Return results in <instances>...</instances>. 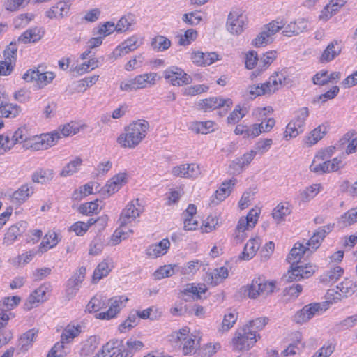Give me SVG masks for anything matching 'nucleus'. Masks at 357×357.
<instances>
[{"label": "nucleus", "instance_id": "obj_1", "mask_svg": "<svg viewBox=\"0 0 357 357\" xmlns=\"http://www.w3.org/2000/svg\"><path fill=\"white\" fill-rule=\"evenodd\" d=\"M149 128L147 121H134L125 128L124 132L117 138V142L124 148H135L146 137Z\"/></svg>", "mask_w": 357, "mask_h": 357}, {"label": "nucleus", "instance_id": "obj_2", "mask_svg": "<svg viewBox=\"0 0 357 357\" xmlns=\"http://www.w3.org/2000/svg\"><path fill=\"white\" fill-rule=\"evenodd\" d=\"M329 306L328 302L312 303L305 305L301 310L296 312L294 321L297 324L307 322L314 316L321 314Z\"/></svg>", "mask_w": 357, "mask_h": 357}, {"label": "nucleus", "instance_id": "obj_3", "mask_svg": "<svg viewBox=\"0 0 357 357\" xmlns=\"http://www.w3.org/2000/svg\"><path fill=\"white\" fill-rule=\"evenodd\" d=\"M189 329L185 327L178 331H175L170 335V341L174 342H181L183 344V352L184 355L190 354L192 352H195L197 349V345L199 344V341L195 340V337H192V335H189Z\"/></svg>", "mask_w": 357, "mask_h": 357}, {"label": "nucleus", "instance_id": "obj_4", "mask_svg": "<svg viewBox=\"0 0 357 357\" xmlns=\"http://www.w3.org/2000/svg\"><path fill=\"white\" fill-rule=\"evenodd\" d=\"M233 339L234 347L236 350H248L257 342L256 331L249 327L244 326L236 333Z\"/></svg>", "mask_w": 357, "mask_h": 357}, {"label": "nucleus", "instance_id": "obj_5", "mask_svg": "<svg viewBox=\"0 0 357 357\" xmlns=\"http://www.w3.org/2000/svg\"><path fill=\"white\" fill-rule=\"evenodd\" d=\"M233 102L230 98L223 99L220 97H212L200 100L197 104L199 109L204 112L222 108L223 112H220V116H224L232 105Z\"/></svg>", "mask_w": 357, "mask_h": 357}, {"label": "nucleus", "instance_id": "obj_6", "mask_svg": "<svg viewBox=\"0 0 357 357\" xmlns=\"http://www.w3.org/2000/svg\"><path fill=\"white\" fill-rule=\"evenodd\" d=\"M315 271V266L307 264H297L294 263L293 266H290L288 271V276L284 275L287 282L299 281L303 278H307L311 276Z\"/></svg>", "mask_w": 357, "mask_h": 357}, {"label": "nucleus", "instance_id": "obj_7", "mask_svg": "<svg viewBox=\"0 0 357 357\" xmlns=\"http://www.w3.org/2000/svg\"><path fill=\"white\" fill-rule=\"evenodd\" d=\"M164 77L173 85L182 86L192 82V77L185 73L183 70L172 66L164 71Z\"/></svg>", "mask_w": 357, "mask_h": 357}, {"label": "nucleus", "instance_id": "obj_8", "mask_svg": "<svg viewBox=\"0 0 357 357\" xmlns=\"http://www.w3.org/2000/svg\"><path fill=\"white\" fill-rule=\"evenodd\" d=\"M128 298L123 295L117 296L109 299V307L107 311L100 312L97 315V318L100 319H111L116 316L121 310L126 306Z\"/></svg>", "mask_w": 357, "mask_h": 357}, {"label": "nucleus", "instance_id": "obj_9", "mask_svg": "<svg viewBox=\"0 0 357 357\" xmlns=\"http://www.w3.org/2000/svg\"><path fill=\"white\" fill-rule=\"evenodd\" d=\"M86 273V268L82 266L67 281L66 292L69 300L76 295L80 284L85 278Z\"/></svg>", "mask_w": 357, "mask_h": 357}, {"label": "nucleus", "instance_id": "obj_10", "mask_svg": "<svg viewBox=\"0 0 357 357\" xmlns=\"http://www.w3.org/2000/svg\"><path fill=\"white\" fill-rule=\"evenodd\" d=\"M246 17L239 11H231L227 21V30L232 34H240L243 31Z\"/></svg>", "mask_w": 357, "mask_h": 357}, {"label": "nucleus", "instance_id": "obj_11", "mask_svg": "<svg viewBox=\"0 0 357 357\" xmlns=\"http://www.w3.org/2000/svg\"><path fill=\"white\" fill-rule=\"evenodd\" d=\"M20 301V298L17 296H12L4 298L0 302V329L4 328L9 320V315L7 311L13 309Z\"/></svg>", "mask_w": 357, "mask_h": 357}, {"label": "nucleus", "instance_id": "obj_12", "mask_svg": "<svg viewBox=\"0 0 357 357\" xmlns=\"http://www.w3.org/2000/svg\"><path fill=\"white\" fill-rule=\"evenodd\" d=\"M126 183L127 174L126 173H119L107 182L106 185L101 189L100 192L103 195L107 194V196L109 197L117 192Z\"/></svg>", "mask_w": 357, "mask_h": 357}, {"label": "nucleus", "instance_id": "obj_13", "mask_svg": "<svg viewBox=\"0 0 357 357\" xmlns=\"http://www.w3.org/2000/svg\"><path fill=\"white\" fill-rule=\"evenodd\" d=\"M27 222L20 221L10 226L4 235L3 244L9 246L13 244L18 236H20L26 229Z\"/></svg>", "mask_w": 357, "mask_h": 357}, {"label": "nucleus", "instance_id": "obj_14", "mask_svg": "<svg viewBox=\"0 0 357 357\" xmlns=\"http://www.w3.org/2000/svg\"><path fill=\"white\" fill-rule=\"evenodd\" d=\"M172 174L175 176L195 178L200 174L199 167L195 164H183L174 167Z\"/></svg>", "mask_w": 357, "mask_h": 357}, {"label": "nucleus", "instance_id": "obj_15", "mask_svg": "<svg viewBox=\"0 0 357 357\" xmlns=\"http://www.w3.org/2000/svg\"><path fill=\"white\" fill-rule=\"evenodd\" d=\"M192 61L198 66H210L218 60V55L215 52L204 53L195 51L191 54Z\"/></svg>", "mask_w": 357, "mask_h": 357}, {"label": "nucleus", "instance_id": "obj_16", "mask_svg": "<svg viewBox=\"0 0 357 357\" xmlns=\"http://www.w3.org/2000/svg\"><path fill=\"white\" fill-rule=\"evenodd\" d=\"M139 215V211L136 208L134 202H130L122 211L119 222L121 227L126 226Z\"/></svg>", "mask_w": 357, "mask_h": 357}, {"label": "nucleus", "instance_id": "obj_17", "mask_svg": "<svg viewBox=\"0 0 357 357\" xmlns=\"http://www.w3.org/2000/svg\"><path fill=\"white\" fill-rule=\"evenodd\" d=\"M307 24L305 19H299L292 22L284 27L282 34L288 37L298 35L307 29Z\"/></svg>", "mask_w": 357, "mask_h": 357}, {"label": "nucleus", "instance_id": "obj_18", "mask_svg": "<svg viewBox=\"0 0 357 357\" xmlns=\"http://www.w3.org/2000/svg\"><path fill=\"white\" fill-rule=\"evenodd\" d=\"M60 137L59 133L56 131L42 135L36 142L35 149H47L49 147L54 146Z\"/></svg>", "mask_w": 357, "mask_h": 357}, {"label": "nucleus", "instance_id": "obj_19", "mask_svg": "<svg viewBox=\"0 0 357 357\" xmlns=\"http://www.w3.org/2000/svg\"><path fill=\"white\" fill-rule=\"evenodd\" d=\"M38 335V330L32 328L23 333L18 340L17 349L20 352H26L32 346Z\"/></svg>", "mask_w": 357, "mask_h": 357}, {"label": "nucleus", "instance_id": "obj_20", "mask_svg": "<svg viewBox=\"0 0 357 357\" xmlns=\"http://www.w3.org/2000/svg\"><path fill=\"white\" fill-rule=\"evenodd\" d=\"M236 182V178H231L222 182L215 193V198L217 201L215 202L214 199H212V202L214 204H218L219 202L223 201L226 197H227L230 195L231 188L235 185Z\"/></svg>", "mask_w": 357, "mask_h": 357}, {"label": "nucleus", "instance_id": "obj_21", "mask_svg": "<svg viewBox=\"0 0 357 357\" xmlns=\"http://www.w3.org/2000/svg\"><path fill=\"white\" fill-rule=\"evenodd\" d=\"M342 50V47L337 40H333L328 45L326 48L323 52L321 57V63H328L333 60L337 56Z\"/></svg>", "mask_w": 357, "mask_h": 357}, {"label": "nucleus", "instance_id": "obj_22", "mask_svg": "<svg viewBox=\"0 0 357 357\" xmlns=\"http://www.w3.org/2000/svg\"><path fill=\"white\" fill-rule=\"evenodd\" d=\"M308 250L309 248L305 247L302 243L298 242L295 243L294 248L291 250L287 258V261L291 264L290 266H293L294 263H296L297 264H302L301 259L305 252Z\"/></svg>", "mask_w": 357, "mask_h": 357}, {"label": "nucleus", "instance_id": "obj_23", "mask_svg": "<svg viewBox=\"0 0 357 357\" xmlns=\"http://www.w3.org/2000/svg\"><path fill=\"white\" fill-rule=\"evenodd\" d=\"M44 35L41 28L33 27L25 31L18 38L19 42L23 43H36L39 41Z\"/></svg>", "mask_w": 357, "mask_h": 357}, {"label": "nucleus", "instance_id": "obj_24", "mask_svg": "<svg viewBox=\"0 0 357 357\" xmlns=\"http://www.w3.org/2000/svg\"><path fill=\"white\" fill-rule=\"evenodd\" d=\"M344 273V269L335 266L326 271L320 277V281L322 283L329 284L335 282Z\"/></svg>", "mask_w": 357, "mask_h": 357}, {"label": "nucleus", "instance_id": "obj_25", "mask_svg": "<svg viewBox=\"0 0 357 357\" xmlns=\"http://www.w3.org/2000/svg\"><path fill=\"white\" fill-rule=\"evenodd\" d=\"M256 154V151L251 150L250 151L244 153L242 156L236 158L230 165L231 168L237 171H242L244 167L248 166L251 162Z\"/></svg>", "mask_w": 357, "mask_h": 357}, {"label": "nucleus", "instance_id": "obj_26", "mask_svg": "<svg viewBox=\"0 0 357 357\" xmlns=\"http://www.w3.org/2000/svg\"><path fill=\"white\" fill-rule=\"evenodd\" d=\"M33 192V186L31 183H25L13 193L12 197L18 203H23L31 197Z\"/></svg>", "mask_w": 357, "mask_h": 357}, {"label": "nucleus", "instance_id": "obj_27", "mask_svg": "<svg viewBox=\"0 0 357 357\" xmlns=\"http://www.w3.org/2000/svg\"><path fill=\"white\" fill-rule=\"evenodd\" d=\"M259 241L260 239L259 238L250 239L244 246L242 255L240 258L243 260L252 259L259 248Z\"/></svg>", "mask_w": 357, "mask_h": 357}, {"label": "nucleus", "instance_id": "obj_28", "mask_svg": "<svg viewBox=\"0 0 357 357\" xmlns=\"http://www.w3.org/2000/svg\"><path fill=\"white\" fill-rule=\"evenodd\" d=\"M206 291V288L204 284L198 287L194 284H188L182 291V294L185 300H188L189 298L199 299L201 298L200 294L205 293Z\"/></svg>", "mask_w": 357, "mask_h": 357}, {"label": "nucleus", "instance_id": "obj_29", "mask_svg": "<svg viewBox=\"0 0 357 357\" xmlns=\"http://www.w3.org/2000/svg\"><path fill=\"white\" fill-rule=\"evenodd\" d=\"M347 0H331L322 11L320 18L327 20L346 3Z\"/></svg>", "mask_w": 357, "mask_h": 357}, {"label": "nucleus", "instance_id": "obj_30", "mask_svg": "<svg viewBox=\"0 0 357 357\" xmlns=\"http://www.w3.org/2000/svg\"><path fill=\"white\" fill-rule=\"evenodd\" d=\"M54 177V172L50 169H38L31 175L33 183L44 184L51 181Z\"/></svg>", "mask_w": 357, "mask_h": 357}, {"label": "nucleus", "instance_id": "obj_31", "mask_svg": "<svg viewBox=\"0 0 357 357\" xmlns=\"http://www.w3.org/2000/svg\"><path fill=\"white\" fill-rule=\"evenodd\" d=\"M170 243L167 238H164L158 243L152 245L147 250V254L152 257H158L163 255L167 252V250L169 248Z\"/></svg>", "mask_w": 357, "mask_h": 357}, {"label": "nucleus", "instance_id": "obj_32", "mask_svg": "<svg viewBox=\"0 0 357 357\" xmlns=\"http://www.w3.org/2000/svg\"><path fill=\"white\" fill-rule=\"evenodd\" d=\"M337 294L348 297L351 296L357 290V284H354L351 280L346 278L338 285L336 286Z\"/></svg>", "mask_w": 357, "mask_h": 357}, {"label": "nucleus", "instance_id": "obj_33", "mask_svg": "<svg viewBox=\"0 0 357 357\" xmlns=\"http://www.w3.org/2000/svg\"><path fill=\"white\" fill-rule=\"evenodd\" d=\"M82 332V326L68 324L62 331L61 338L66 344L71 342L74 338L77 337Z\"/></svg>", "mask_w": 357, "mask_h": 357}, {"label": "nucleus", "instance_id": "obj_34", "mask_svg": "<svg viewBox=\"0 0 357 357\" xmlns=\"http://www.w3.org/2000/svg\"><path fill=\"white\" fill-rule=\"evenodd\" d=\"M58 243L59 241L56 234L55 232H49L44 236L38 248V251L40 253H44L49 249L56 245Z\"/></svg>", "mask_w": 357, "mask_h": 357}, {"label": "nucleus", "instance_id": "obj_35", "mask_svg": "<svg viewBox=\"0 0 357 357\" xmlns=\"http://www.w3.org/2000/svg\"><path fill=\"white\" fill-rule=\"evenodd\" d=\"M157 74L155 73H144L133 78L135 86L138 89L145 88L148 84H154Z\"/></svg>", "mask_w": 357, "mask_h": 357}, {"label": "nucleus", "instance_id": "obj_36", "mask_svg": "<svg viewBox=\"0 0 357 357\" xmlns=\"http://www.w3.org/2000/svg\"><path fill=\"white\" fill-rule=\"evenodd\" d=\"M22 109L16 104L5 102L0 107V116L5 118H15L21 112Z\"/></svg>", "mask_w": 357, "mask_h": 357}, {"label": "nucleus", "instance_id": "obj_37", "mask_svg": "<svg viewBox=\"0 0 357 357\" xmlns=\"http://www.w3.org/2000/svg\"><path fill=\"white\" fill-rule=\"evenodd\" d=\"M357 324V314L346 317L344 319L336 323L333 329L336 332L349 330Z\"/></svg>", "mask_w": 357, "mask_h": 357}, {"label": "nucleus", "instance_id": "obj_38", "mask_svg": "<svg viewBox=\"0 0 357 357\" xmlns=\"http://www.w3.org/2000/svg\"><path fill=\"white\" fill-rule=\"evenodd\" d=\"M357 222V207L351 208L339 218L337 223L342 227Z\"/></svg>", "mask_w": 357, "mask_h": 357}, {"label": "nucleus", "instance_id": "obj_39", "mask_svg": "<svg viewBox=\"0 0 357 357\" xmlns=\"http://www.w3.org/2000/svg\"><path fill=\"white\" fill-rule=\"evenodd\" d=\"M100 343V338L97 335L90 336L84 342L82 348V352L84 355L93 354Z\"/></svg>", "mask_w": 357, "mask_h": 357}, {"label": "nucleus", "instance_id": "obj_40", "mask_svg": "<svg viewBox=\"0 0 357 357\" xmlns=\"http://www.w3.org/2000/svg\"><path fill=\"white\" fill-rule=\"evenodd\" d=\"M294 341L291 343L288 347L282 351L284 356L294 355L296 354V349L298 351L304 348L305 344L301 342L302 335L299 332H296L294 334Z\"/></svg>", "mask_w": 357, "mask_h": 357}, {"label": "nucleus", "instance_id": "obj_41", "mask_svg": "<svg viewBox=\"0 0 357 357\" xmlns=\"http://www.w3.org/2000/svg\"><path fill=\"white\" fill-rule=\"evenodd\" d=\"M126 353V357H133L135 352L140 351L144 347V343L139 340H128L126 345H121Z\"/></svg>", "mask_w": 357, "mask_h": 357}, {"label": "nucleus", "instance_id": "obj_42", "mask_svg": "<svg viewBox=\"0 0 357 357\" xmlns=\"http://www.w3.org/2000/svg\"><path fill=\"white\" fill-rule=\"evenodd\" d=\"M48 287L45 285H41L36 289L28 298V301L33 305L36 303L43 302L47 300L46 294Z\"/></svg>", "mask_w": 357, "mask_h": 357}, {"label": "nucleus", "instance_id": "obj_43", "mask_svg": "<svg viewBox=\"0 0 357 357\" xmlns=\"http://www.w3.org/2000/svg\"><path fill=\"white\" fill-rule=\"evenodd\" d=\"M110 271L111 269L109 268V264L107 261H103L100 262L94 270L92 277V282L93 283L97 282L100 279L106 277Z\"/></svg>", "mask_w": 357, "mask_h": 357}, {"label": "nucleus", "instance_id": "obj_44", "mask_svg": "<svg viewBox=\"0 0 357 357\" xmlns=\"http://www.w3.org/2000/svg\"><path fill=\"white\" fill-rule=\"evenodd\" d=\"M238 319V313L236 312H230L225 314L219 331L225 332L231 329Z\"/></svg>", "mask_w": 357, "mask_h": 357}, {"label": "nucleus", "instance_id": "obj_45", "mask_svg": "<svg viewBox=\"0 0 357 357\" xmlns=\"http://www.w3.org/2000/svg\"><path fill=\"white\" fill-rule=\"evenodd\" d=\"M151 45L154 50L165 51L171 46V41L163 36H157L152 40Z\"/></svg>", "mask_w": 357, "mask_h": 357}, {"label": "nucleus", "instance_id": "obj_46", "mask_svg": "<svg viewBox=\"0 0 357 357\" xmlns=\"http://www.w3.org/2000/svg\"><path fill=\"white\" fill-rule=\"evenodd\" d=\"M291 212V210L289 207V204L286 203L284 204L280 203L273 209L272 215L275 220L281 221L284 220L285 216L289 215Z\"/></svg>", "mask_w": 357, "mask_h": 357}, {"label": "nucleus", "instance_id": "obj_47", "mask_svg": "<svg viewBox=\"0 0 357 357\" xmlns=\"http://www.w3.org/2000/svg\"><path fill=\"white\" fill-rule=\"evenodd\" d=\"M30 137L31 136L28 132L27 128L26 126H22L12 135L11 141L13 142V144L15 145L17 143L26 142Z\"/></svg>", "mask_w": 357, "mask_h": 357}, {"label": "nucleus", "instance_id": "obj_48", "mask_svg": "<svg viewBox=\"0 0 357 357\" xmlns=\"http://www.w3.org/2000/svg\"><path fill=\"white\" fill-rule=\"evenodd\" d=\"M324 134L325 131H321V128L319 126L311 131L308 136H306L304 138V142L307 144V146H311L322 139Z\"/></svg>", "mask_w": 357, "mask_h": 357}, {"label": "nucleus", "instance_id": "obj_49", "mask_svg": "<svg viewBox=\"0 0 357 357\" xmlns=\"http://www.w3.org/2000/svg\"><path fill=\"white\" fill-rule=\"evenodd\" d=\"M228 277V270L226 267H220L214 269L211 277V283L216 286Z\"/></svg>", "mask_w": 357, "mask_h": 357}, {"label": "nucleus", "instance_id": "obj_50", "mask_svg": "<svg viewBox=\"0 0 357 357\" xmlns=\"http://www.w3.org/2000/svg\"><path fill=\"white\" fill-rule=\"evenodd\" d=\"M255 279L257 281L258 290L261 291V294H271L274 291L275 282H266L264 277H258Z\"/></svg>", "mask_w": 357, "mask_h": 357}, {"label": "nucleus", "instance_id": "obj_51", "mask_svg": "<svg viewBox=\"0 0 357 357\" xmlns=\"http://www.w3.org/2000/svg\"><path fill=\"white\" fill-rule=\"evenodd\" d=\"M17 46L16 42H11L3 52L4 60L15 65L17 58Z\"/></svg>", "mask_w": 357, "mask_h": 357}, {"label": "nucleus", "instance_id": "obj_52", "mask_svg": "<svg viewBox=\"0 0 357 357\" xmlns=\"http://www.w3.org/2000/svg\"><path fill=\"white\" fill-rule=\"evenodd\" d=\"M139 320L137 314L135 312H131L128 318L119 325V330L121 333H125L127 330H130L136 326Z\"/></svg>", "mask_w": 357, "mask_h": 357}, {"label": "nucleus", "instance_id": "obj_53", "mask_svg": "<svg viewBox=\"0 0 357 357\" xmlns=\"http://www.w3.org/2000/svg\"><path fill=\"white\" fill-rule=\"evenodd\" d=\"M82 160L79 158H76L75 160L68 163L62 169L60 173L61 176H68L76 172L78 167L81 165Z\"/></svg>", "mask_w": 357, "mask_h": 357}, {"label": "nucleus", "instance_id": "obj_54", "mask_svg": "<svg viewBox=\"0 0 357 357\" xmlns=\"http://www.w3.org/2000/svg\"><path fill=\"white\" fill-rule=\"evenodd\" d=\"M268 84H270V82H265L260 86H250L248 88V92L249 94L251 96V98H255L259 96L270 93Z\"/></svg>", "mask_w": 357, "mask_h": 357}, {"label": "nucleus", "instance_id": "obj_55", "mask_svg": "<svg viewBox=\"0 0 357 357\" xmlns=\"http://www.w3.org/2000/svg\"><path fill=\"white\" fill-rule=\"evenodd\" d=\"M64 344L66 342L61 340L56 342L47 354V357H64L67 354V351L65 350Z\"/></svg>", "mask_w": 357, "mask_h": 357}, {"label": "nucleus", "instance_id": "obj_56", "mask_svg": "<svg viewBox=\"0 0 357 357\" xmlns=\"http://www.w3.org/2000/svg\"><path fill=\"white\" fill-rule=\"evenodd\" d=\"M105 305L104 301H102V298L101 296H94L89 302L86 305V310L91 312H96L102 309Z\"/></svg>", "mask_w": 357, "mask_h": 357}, {"label": "nucleus", "instance_id": "obj_57", "mask_svg": "<svg viewBox=\"0 0 357 357\" xmlns=\"http://www.w3.org/2000/svg\"><path fill=\"white\" fill-rule=\"evenodd\" d=\"M271 43H272L271 36L267 31L263 30L252 40V45L256 47H260L266 46Z\"/></svg>", "mask_w": 357, "mask_h": 357}, {"label": "nucleus", "instance_id": "obj_58", "mask_svg": "<svg viewBox=\"0 0 357 357\" xmlns=\"http://www.w3.org/2000/svg\"><path fill=\"white\" fill-rule=\"evenodd\" d=\"M135 23L134 15L128 14L123 16L118 22L116 24L117 32L121 33L129 29V27Z\"/></svg>", "mask_w": 357, "mask_h": 357}, {"label": "nucleus", "instance_id": "obj_59", "mask_svg": "<svg viewBox=\"0 0 357 357\" xmlns=\"http://www.w3.org/2000/svg\"><path fill=\"white\" fill-rule=\"evenodd\" d=\"M319 184H314L306 188V189L302 191L299 195L301 200L307 202L312 199L319 192Z\"/></svg>", "mask_w": 357, "mask_h": 357}, {"label": "nucleus", "instance_id": "obj_60", "mask_svg": "<svg viewBox=\"0 0 357 357\" xmlns=\"http://www.w3.org/2000/svg\"><path fill=\"white\" fill-rule=\"evenodd\" d=\"M197 35L196 30L192 29H188L184 35L180 36L178 43L183 46L188 45L196 40Z\"/></svg>", "mask_w": 357, "mask_h": 357}, {"label": "nucleus", "instance_id": "obj_61", "mask_svg": "<svg viewBox=\"0 0 357 357\" xmlns=\"http://www.w3.org/2000/svg\"><path fill=\"white\" fill-rule=\"evenodd\" d=\"M303 128L298 127L296 126V123L291 121L287 124L286 127V130L284 133V137L286 139H288V137H289V138L296 137L300 133L303 132Z\"/></svg>", "mask_w": 357, "mask_h": 357}, {"label": "nucleus", "instance_id": "obj_62", "mask_svg": "<svg viewBox=\"0 0 357 357\" xmlns=\"http://www.w3.org/2000/svg\"><path fill=\"white\" fill-rule=\"evenodd\" d=\"M96 202L97 200L95 202H86L80 205L78 208L79 212L86 215H91L93 213H97L98 211V204Z\"/></svg>", "mask_w": 357, "mask_h": 357}, {"label": "nucleus", "instance_id": "obj_63", "mask_svg": "<svg viewBox=\"0 0 357 357\" xmlns=\"http://www.w3.org/2000/svg\"><path fill=\"white\" fill-rule=\"evenodd\" d=\"M245 114L246 109H241V106L238 105L227 117V123L230 124H235L244 117Z\"/></svg>", "mask_w": 357, "mask_h": 357}, {"label": "nucleus", "instance_id": "obj_64", "mask_svg": "<svg viewBox=\"0 0 357 357\" xmlns=\"http://www.w3.org/2000/svg\"><path fill=\"white\" fill-rule=\"evenodd\" d=\"M183 21L188 25L195 26L199 24L202 20V17L197 12H190L185 13L182 17Z\"/></svg>", "mask_w": 357, "mask_h": 357}]
</instances>
